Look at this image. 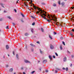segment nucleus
<instances>
[{"label":"nucleus","mask_w":74,"mask_h":74,"mask_svg":"<svg viewBox=\"0 0 74 74\" xmlns=\"http://www.w3.org/2000/svg\"><path fill=\"white\" fill-rule=\"evenodd\" d=\"M33 8H34L35 9H36L37 8V10H38V11L40 10H41V9L40 8H38L37 7H36L35 6H33Z\"/></svg>","instance_id":"1"},{"label":"nucleus","mask_w":74,"mask_h":74,"mask_svg":"<svg viewBox=\"0 0 74 74\" xmlns=\"http://www.w3.org/2000/svg\"><path fill=\"white\" fill-rule=\"evenodd\" d=\"M40 11H41V12H40L39 11V12L38 11L37 12V14H39V12H40L41 14L42 15V14H41V13H43V12H42V10L41 9H40Z\"/></svg>","instance_id":"2"},{"label":"nucleus","mask_w":74,"mask_h":74,"mask_svg":"<svg viewBox=\"0 0 74 74\" xmlns=\"http://www.w3.org/2000/svg\"><path fill=\"white\" fill-rule=\"evenodd\" d=\"M24 61H25V63H30V62L28 61V60H24Z\"/></svg>","instance_id":"3"},{"label":"nucleus","mask_w":74,"mask_h":74,"mask_svg":"<svg viewBox=\"0 0 74 74\" xmlns=\"http://www.w3.org/2000/svg\"><path fill=\"white\" fill-rule=\"evenodd\" d=\"M51 15V17L52 18V19H51L50 18V20H53V21H56L53 18V16H52V15Z\"/></svg>","instance_id":"4"},{"label":"nucleus","mask_w":74,"mask_h":74,"mask_svg":"<svg viewBox=\"0 0 74 74\" xmlns=\"http://www.w3.org/2000/svg\"><path fill=\"white\" fill-rule=\"evenodd\" d=\"M47 62V60H44L42 61V63H44V64L46 63V62Z\"/></svg>","instance_id":"5"},{"label":"nucleus","mask_w":74,"mask_h":74,"mask_svg":"<svg viewBox=\"0 0 74 74\" xmlns=\"http://www.w3.org/2000/svg\"><path fill=\"white\" fill-rule=\"evenodd\" d=\"M50 47L51 49H52L54 48V47H53V46L51 44L50 45Z\"/></svg>","instance_id":"6"},{"label":"nucleus","mask_w":74,"mask_h":74,"mask_svg":"<svg viewBox=\"0 0 74 74\" xmlns=\"http://www.w3.org/2000/svg\"><path fill=\"white\" fill-rule=\"evenodd\" d=\"M53 18L55 19H54L55 20V21H56V20L57 19V18H56V17H55V15H53Z\"/></svg>","instance_id":"7"},{"label":"nucleus","mask_w":74,"mask_h":74,"mask_svg":"<svg viewBox=\"0 0 74 74\" xmlns=\"http://www.w3.org/2000/svg\"><path fill=\"white\" fill-rule=\"evenodd\" d=\"M16 59H19V56L18 55V54H16Z\"/></svg>","instance_id":"8"},{"label":"nucleus","mask_w":74,"mask_h":74,"mask_svg":"<svg viewBox=\"0 0 74 74\" xmlns=\"http://www.w3.org/2000/svg\"><path fill=\"white\" fill-rule=\"evenodd\" d=\"M67 60V58L66 57H64V62H66V60Z\"/></svg>","instance_id":"9"},{"label":"nucleus","mask_w":74,"mask_h":74,"mask_svg":"<svg viewBox=\"0 0 74 74\" xmlns=\"http://www.w3.org/2000/svg\"><path fill=\"white\" fill-rule=\"evenodd\" d=\"M41 17H42V18H44V19H46V20H47V18H45V17H44V16H43L42 15H41Z\"/></svg>","instance_id":"10"},{"label":"nucleus","mask_w":74,"mask_h":74,"mask_svg":"<svg viewBox=\"0 0 74 74\" xmlns=\"http://www.w3.org/2000/svg\"><path fill=\"white\" fill-rule=\"evenodd\" d=\"M6 49H8L9 48V46H8V45H6Z\"/></svg>","instance_id":"11"},{"label":"nucleus","mask_w":74,"mask_h":74,"mask_svg":"<svg viewBox=\"0 0 74 74\" xmlns=\"http://www.w3.org/2000/svg\"><path fill=\"white\" fill-rule=\"evenodd\" d=\"M9 71H10V72H12V71H13V69L11 68L9 70Z\"/></svg>","instance_id":"12"},{"label":"nucleus","mask_w":74,"mask_h":74,"mask_svg":"<svg viewBox=\"0 0 74 74\" xmlns=\"http://www.w3.org/2000/svg\"><path fill=\"white\" fill-rule=\"evenodd\" d=\"M49 37L51 39V40H52V38L51 36V35H49Z\"/></svg>","instance_id":"13"},{"label":"nucleus","mask_w":74,"mask_h":74,"mask_svg":"<svg viewBox=\"0 0 74 74\" xmlns=\"http://www.w3.org/2000/svg\"><path fill=\"white\" fill-rule=\"evenodd\" d=\"M49 58L50 59V60H52V57H51V56H49Z\"/></svg>","instance_id":"14"},{"label":"nucleus","mask_w":74,"mask_h":74,"mask_svg":"<svg viewBox=\"0 0 74 74\" xmlns=\"http://www.w3.org/2000/svg\"><path fill=\"white\" fill-rule=\"evenodd\" d=\"M32 2H33V1H32V0H31V2H30V4H32L33 5H34V4H33V3H32Z\"/></svg>","instance_id":"15"},{"label":"nucleus","mask_w":74,"mask_h":74,"mask_svg":"<svg viewBox=\"0 0 74 74\" xmlns=\"http://www.w3.org/2000/svg\"><path fill=\"white\" fill-rule=\"evenodd\" d=\"M41 30L42 32H44V29H43V28H41Z\"/></svg>","instance_id":"16"},{"label":"nucleus","mask_w":74,"mask_h":74,"mask_svg":"<svg viewBox=\"0 0 74 74\" xmlns=\"http://www.w3.org/2000/svg\"><path fill=\"white\" fill-rule=\"evenodd\" d=\"M28 35H29V34L27 33H25V36H27Z\"/></svg>","instance_id":"17"},{"label":"nucleus","mask_w":74,"mask_h":74,"mask_svg":"<svg viewBox=\"0 0 74 74\" xmlns=\"http://www.w3.org/2000/svg\"><path fill=\"white\" fill-rule=\"evenodd\" d=\"M48 16L47 18L50 19H51V18H50V16L49 14H48Z\"/></svg>","instance_id":"18"},{"label":"nucleus","mask_w":74,"mask_h":74,"mask_svg":"<svg viewBox=\"0 0 74 74\" xmlns=\"http://www.w3.org/2000/svg\"><path fill=\"white\" fill-rule=\"evenodd\" d=\"M46 20H47V21L48 22H51V21L52 20H48V19H47Z\"/></svg>","instance_id":"19"},{"label":"nucleus","mask_w":74,"mask_h":74,"mask_svg":"<svg viewBox=\"0 0 74 74\" xmlns=\"http://www.w3.org/2000/svg\"><path fill=\"white\" fill-rule=\"evenodd\" d=\"M70 35L72 36V37H73V33H71L70 34Z\"/></svg>","instance_id":"20"},{"label":"nucleus","mask_w":74,"mask_h":74,"mask_svg":"<svg viewBox=\"0 0 74 74\" xmlns=\"http://www.w3.org/2000/svg\"><path fill=\"white\" fill-rule=\"evenodd\" d=\"M64 5V3L62 2V6H63V5Z\"/></svg>","instance_id":"21"},{"label":"nucleus","mask_w":74,"mask_h":74,"mask_svg":"<svg viewBox=\"0 0 74 74\" xmlns=\"http://www.w3.org/2000/svg\"><path fill=\"white\" fill-rule=\"evenodd\" d=\"M30 45L32 46V47H34V45L32 44H30Z\"/></svg>","instance_id":"22"},{"label":"nucleus","mask_w":74,"mask_h":74,"mask_svg":"<svg viewBox=\"0 0 74 74\" xmlns=\"http://www.w3.org/2000/svg\"><path fill=\"white\" fill-rule=\"evenodd\" d=\"M0 4H1V5L2 7H3V8H4V6H3V4H2V3H0Z\"/></svg>","instance_id":"23"},{"label":"nucleus","mask_w":74,"mask_h":74,"mask_svg":"<svg viewBox=\"0 0 74 74\" xmlns=\"http://www.w3.org/2000/svg\"><path fill=\"white\" fill-rule=\"evenodd\" d=\"M24 4H25V5H26V7H27L29 8V7H28V5H26V2L24 3Z\"/></svg>","instance_id":"24"},{"label":"nucleus","mask_w":74,"mask_h":74,"mask_svg":"<svg viewBox=\"0 0 74 74\" xmlns=\"http://www.w3.org/2000/svg\"><path fill=\"white\" fill-rule=\"evenodd\" d=\"M7 18H9V19H12L11 18V17H10V16H8Z\"/></svg>","instance_id":"25"},{"label":"nucleus","mask_w":74,"mask_h":74,"mask_svg":"<svg viewBox=\"0 0 74 74\" xmlns=\"http://www.w3.org/2000/svg\"><path fill=\"white\" fill-rule=\"evenodd\" d=\"M53 5L54 6V7H55V6H56V4L54 3Z\"/></svg>","instance_id":"26"},{"label":"nucleus","mask_w":74,"mask_h":74,"mask_svg":"<svg viewBox=\"0 0 74 74\" xmlns=\"http://www.w3.org/2000/svg\"><path fill=\"white\" fill-rule=\"evenodd\" d=\"M62 43L64 45H65V43H64V41H62Z\"/></svg>","instance_id":"27"},{"label":"nucleus","mask_w":74,"mask_h":74,"mask_svg":"<svg viewBox=\"0 0 74 74\" xmlns=\"http://www.w3.org/2000/svg\"><path fill=\"white\" fill-rule=\"evenodd\" d=\"M56 70H60V69H58V68H56Z\"/></svg>","instance_id":"28"},{"label":"nucleus","mask_w":74,"mask_h":74,"mask_svg":"<svg viewBox=\"0 0 74 74\" xmlns=\"http://www.w3.org/2000/svg\"><path fill=\"white\" fill-rule=\"evenodd\" d=\"M32 25L33 26H34V25H35V23L34 22L32 24Z\"/></svg>","instance_id":"29"},{"label":"nucleus","mask_w":74,"mask_h":74,"mask_svg":"<svg viewBox=\"0 0 74 74\" xmlns=\"http://www.w3.org/2000/svg\"><path fill=\"white\" fill-rule=\"evenodd\" d=\"M31 17L32 18H33V19H36V18H35V17H33L32 16H31Z\"/></svg>","instance_id":"30"},{"label":"nucleus","mask_w":74,"mask_h":74,"mask_svg":"<svg viewBox=\"0 0 74 74\" xmlns=\"http://www.w3.org/2000/svg\"><path fill=\"white\" fill-rule=\"evenodd\" d=\"M43 15H44V16H47V15L43 13Z\"/></svg>","instance_id":"31"},{"label":"nucleus","mask_w":74,"mask_h":74,"mask_svg":"<svg viewBox=\"0 0 74 74\" xmlns=\"http://www.w3.org/2000/svg\"><path fill=\"white\" fill-rule=\"evenodd\" d=\"M41 4H42V5H45V3H42Z\"/></svg>","instance_id":"32"},{"label":"nucleus","mask_w":74,"mask_h":74,"mask_svg":"<svg viewBox=\"0 0 74 74\" xmlns=\"http://www.w3.org/2000/svg\"><path fill=\"white\" fill-rule=\"evenodd\" d=\"M39 71H40V72H41V69H39Z\"/></svg>","instance_id":"33"},{"label":"nucleus","mask_w":74,"mask_h":74,"mask_svg":"<svg viewBox=\"0 0 74 74\" xmlns=\"http://www.w3.org/2000/svg\"><path fill=\"white\" fill-rule=\"evenodd\" d=\"M35 71H33L31 72V74H34V73H35Z\"/></svg>","instance_id":"34"},{"label":"nucleus","mask_w":74,"mask_h":74,"mask_svg":"<svg viewBox=\"0 0 74 74\" xmlns=\"http://www.w3.org/2000/svg\"><path fill=\"white\" fill-rule=\"evenodd\" d=\"M14 11H15V12H16L17 11H16V9H14Z\"/></svg>","instance_id":"35"},{"label":"nucleus","mask_w":74,"mask_h":74,"mask_svg":"<svg viewBox=\"0 0 74 74\" xmlns=\"http://www.w3.org/2000/svg\"><path fill=\"white\" fill-rule=\"evenodd\" d=\"M21 15L23 17H25V16L23 15V14H21Z\"/></svg>","instance_id":"36"},{"label":"nucleus","mask_w":74,"mask_h":74,"mask_svg":"<svg viewBox=\"0 0 74 74\" xmlns=\"http://www.w3.org/2000/svg\"><path fill=\"white\" fill-rule=\"evenodd\" d=\"M58 4H60V1H58Z\"/></svg>","instance_id":"37"},{"label":"nucleus","mask_w":74,"mask_h":74,"mask_svg":"<svg viewBox=\"0 0 74 74\" xmlns=\"http://www.w3.org/2000/svg\"><path fill=\"white\" fill-rule=\"evenodd\" d=\"M12 24H13V25L14 26H15V24L14 23H12Z\"/></svg>","instance_id":"38"},{"label":"nucleus","mask_w":74,"mask_h":74,"mask_svg":"<svg viewBox=\"0 0 74 74\" xmlns=\"http://www.w3.org/2000/svg\"><path fill=\"white\" fill-rule=\"evenodd\" d=\"M66 71H68V68L66 67Z\"/></svg>","instance_id":"39"},{"label":"nucleus","mask_w":74,"mask_h":74,"mask_svg":"<svg viewBox=\"0 0 74 74\" xmlns=\"http://www.w3.org/2000/svg\"><path fill=\"white\" fill-rule=\"evenodd\" d=\"M36 43H37V44H40V42H39V41H37L36 42Z\"/></svg>","instance_id":"40"},{"label":"nucleus","mask_w":74,"mask_h":74,"mask_svg":"<svg viewBox=\"0 0 74 74\" xmlns=\"http://www.w3.org/2000/svg\"><path fill=\"white\" fill-rule=\"evenodd\" d=\"M3 19L2 18H1L0 19V21H3Z\"/></svg>","instance_id":"41"},{"label":"nucleus","mask_w":74,"mask_h":74,"mask_svg":"<svg viewBox=\"0 0 74 74\" xmlns=\"http://www.w3.org/2000/svg\"><path fill=\"white\" fill-rule=\"evenodd\" d=\"M55 54H56V56H58V54H57V53H55Z\"/></svg>","instance_id":"42"},{"label":"nucleus","mask_w":74,"mask_h":74,"mask_svg":"<svg viewBox=\"0 0 74 74\" xmlns=\"http://www.w3.org/2000/svg\"><path fill=\"white\" fill-rule=\"evenodd\" d=\"M60 38L61 40H63V38L62 37H61Z\"/></svg>","instance_id":"43"},{"label":"nucleus","mask_w":74,"mask_h":74,"mask_svg":"<svg viewBox=\"0 0 74 74\" xmlns=\"http://www.w3.org/2000/svg\"><path fill=\"white\" fill-rule=\"evenodd\" d=\"M53 58H54V59L55 58V56H53Z\"/></svg>","instance_id":"44"},{"label":"nucleus","mask_w":74,"mask_h":74,"mask_svg":"<svg viewBox=\"0 0 74 74\" xmlns=\"http://www.w3.org/2000/svg\"><path fill=\"white\" fill-rule=\"evenodd\" d=\"M62 69H63V70H66V68H62Z\"/></svg>","instance_id":"45"},{"label":"nucleus","mask_w":74,"mask_h":74,"mask_svg":"<svg viewBox=\"0 0 74 74\" xmlns=\"http://www.w3.org/2000/svg\"><path fill=\"white\" fill-rule=\"evenodd\" d=\"M70 66L71 67H72V66H73V64H71L70 65Z\"/></svg>","instance_id":"46"},{"label":"nucleus","mask_w":74,"mask_h":74,"mask_svg":"<svg viewBox=\"0 0 74 74\" xmlns=\"http://www.w3.org/2000/svg\"><path fill=\"white\" fill-rule=\"evenodd\" d=\"M46 73H48V70H46Z\"/></svg>","instance_id":"47"},{"label":"nucleus","mask_w":74,"mask_h":74,"mask_svg":"<svg viewBox=\"0 0 74 74\" xmlns=\"http://www.w3.org/2000/svg\"><path fill=\"white\" fill-rule=\"evenodd\" d=\"M33 29H31V32H32V33H33Z\"/></svg>","instance_id":"48"},{"label":"nucleus","mask_w":74,"mask_h":74,"mask_svg":"<svg viewBox=\"0 0 74 74\" xmlns=\"http://www.w3.org/2000/svg\"><path fill=\"white\" fill-rule=\"evenodd\" d=\"M55 71L56 73H58V71L56 70Z\"/></svg>","instance_id":"49"},{"label":"nucleus","mask_w":74,"mask_h":74,"mask_svg":"<svg viewBox=\"0 0 74 74\" xmlns=\"http://www.w3.org/2000/svg\"><path fill=\"white\" fill-rule=\"evenodd\" d=\"M54 34L55 35V34H56V32H54Z\"/></svg>","instance_id":"50"},{"label":"nucleus","mask_w":74,"mask_h":74,"mask_svg":"<svg viewBox=\"0 0 74 74\" xmlns=\"http://www.w3.org/2000/svg\"><path fill=\"white\" fill-rule=\"evenodd\" d=\"M60 49H62V46H60Z\"/></svg>","instance_id":"51"},{"label":"nucleus","mask_w":74,"mask_h":74,"mask_svg":"<svg viewBox=\"0 0 74 74\" xmlns=\"http://www.w3.org/2000/svg\"><path fill=\"white\" fill-rule=\"evenodd\" d=\"M6 29H9V28H8V26H7Z\"/></svg>","instance_id":"52"},{"label":"nucleus","mask_w":74,"mask_h":74,"mask_svg":"<svg viewBox=\"0 0 74 74\" xmlns=\"http://www.w3.org/2000/svg\"><path fill=\"white\" fill-rule=\"evenodd\" d=\"M72 30L73 31V32H74V29H72Z\"/></svg>","instance_id":"53"},{"label":"nucleus","mask_w":74,"mask_h":74,"mask_svg":"<svg viewBox=\"0 0 74 74\" xmlns=\"http://www.w3.org/2000/svg\"><path fill=\"white\" fill-rule=\"evenodd\" d=\"M67 52H68L69 53H70V52H69V51H67Z\"/></svg>","instance_id":"54"},{"label":"nucleus","mask_w":74,"mask_h":74,"mask_svg":"<svg viewBox=\"0 0 74 74\" xmlns=\"http://www.w3.org/2000/svg\"><path fill=\"white\" fill-rule=\"evenodd\" d=\"M42 51H40V53H42Z\"/></svg>","instance_id":"55"},{"label":"nucleus","mask_w":74,"mask_h":74,"mask_svg":"<svg viewBox=\"0 0 74 74\" xmlns=\"http://www.w3.org/2000/svg\"><path fill=\"white\" fill-rule=\"evenodd\" d=\"M6 67H8V65H7L6 66Z\"/></svg>","instance_id":"56"},{"label":"nucleus","mask_w":74,"mask_h":74,"mask_svg":"<svg viewBox=\"0 0 74 74\" xmlns=\"http://www.w3.org/2000/svg\"><path fill=\"white\" fill-rule=\"evenodd\" d=\"M72 8L73 10V9L74 8V6L73 7H72Z\"/></svg>","instance_id":"57"},{"label":"nucleus","mask_w":74,"mask_h":74,"mask_svg":"<svg viewBox=\"0 0 74 74\" xmlns=\"http://www.w3.org/2000/svg\"><path fill=\"white\" fill-rule=\"evenodd\" d=\"M42 15H42V16H44V15H43V14H42Z\"/></svg>","instance_id":"58"},{"label":"nucleus","mask_w":74,"mask_h":74,"mask_svg":"<svg viewBox=\"0 0 74 74\" xmlns=\"http://www.w3.org/2000/svg\"><path fill=\"white\" fill-rule=\"evenodd\" d=\"M23 74H26V73L25 72H23Z\"/></svg>","instance_id":"59"},{"label":"nucleus","mask_w":74,"mask_h":74,"mask_svg":"<svg viewBox=\"0 0 74 74\" xmlns=\"http://www.w3.org/2000/svg\"><path fill=\"white\" fill-rule=\"evenodd\" d=\"M14 51H13V54H14Z\"/></svg>","instance_id":"60"},{"label":"nucleus","mask_w":74,"mask_h":74,"mask_svg":"<svg viewBox=\"0 0 74 74\" xmlns=\"http://www.w3.org/2000/svg\"><path fill=\"white\" fill-rule=\"evenodd\" d=\"M61 23H59V25H60V26H61Z\"/></svg>","instance_id":"61"},{"label":"nucleus","mask_w":74,"mask_h":74,"mask_svg":"<svg viewBox=\"0 0 74 74\" xmlns=\"http://www.w3.org/2000/svg\"><path fill=\"white\" fill-rule=\"evenodd\" d=\"M32 51H33L34 49H32Z\"/></svg>","instance_id":"62"},{"label":"nucleus","mask_w":74,"mask_h":74,"mask_svg":"<svg viewBox=\"0 0 74 74\" xmlns=\"http://www.w3.org/2000/svg\"><path fill=\"white\" fill-rule=\"evenodd\" d=\"M4 12H6V11H5V10H4Z\"/></svg>","instance_id":"63"},{"label":"nucleus","mask_w":74,"mask_h":74,"mask_svg":"<svg viewBox=\"0 0 74 74\" xmlns=\"http://www.w3.org/2000/svg\"><path fill=\"white\" fill-rule=\"evenodd\" d=\"M16 3H18V1H17L16 2Z\"/></svg>","instance_id":"64"}]
</instances>
